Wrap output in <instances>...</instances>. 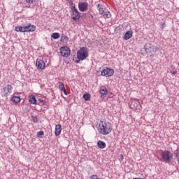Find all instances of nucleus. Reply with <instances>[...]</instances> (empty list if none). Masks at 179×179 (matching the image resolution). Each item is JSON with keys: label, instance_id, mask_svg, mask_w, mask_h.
<instances>
[{"label": "nucleus", "instance_id": "obj_1", "mask_svg": "<svg viewBox=\"0 0 179 179\" xmlns=\"http://www.w3.org/2000/svg\"><path fill=\"white\" fill-rule=\"evenodd\" d=\"M99 127V132L101 133V135H108L111 133V131H113L111 124L108 122H106V120H101Z\"/></svg>", "mask_w": 179, "mask_h": 179}, {"label": "nucleus", "instance_id": "obj_2", "mask_svg": "<svg viewBox=\"0 0 179 179\" xmlns=\"http://www.w3.org/2000/svg\"><path fill=\"white\" fill-rule=\"evenodd\" d=\"M160 162L164 163H172L173 162V153L169 150H164L161 152V158H159Z\"/></svg>", "mask_w": 179, "mask_h": 179}, {"label": "nucleus", "instance_id": "obj_3", "mask_svg": "<svg viewBox=\"0 0 179 179\" xmlns=\"http://www.w3.org/2000/svg\"><path fill=\"white\" fill-rule=\"evenodd\" d=\"M77 59H83L85 61L87 57H89V52L87 50V48L82 47L77 51Z\"/></svg>", "mask_w": 179, "mask_h": 179}, {"label": "nucleus", "instance_id": "obj_4", "mask_svg": "<svg viewBox=\"0 0 179 179\" xmlns=\"http://www.w3.org/2000/svg\"><path fill=\"white\" fill-rule=\"evenodd\" d=\"M71 19L74 22H78L80 19V13L78 10V8L75 6H73L71 8Z\"/></svg>", "mask_w": 179, "mask_h": 179}, {"label": "nucleus", "instance_id": "obj_5", "mask_svg": "<svg viewBox=\"0 0 179 179\" xmlns=\"http://www.w3.org/2000/svg\"><path fill=\"white\" fill-rule=\"evenodd\" d=\"M99 69L101 71V76H106V78H108V77L113 76V75H114V69H113L106 67V69H101V68H100Z\"/></svg>", "mask_w": 179, "mask_h": 179}, {"label": "nucleus", "instance_id": "obj_6", "mask_svg": "<svg viewBox=\"0 0 179 179\" xmlns=\"http://www.w3.org/2000/svg\"><path fill=\"white\" fill-rule=\"evenodd\" d=\"M12 89L13 87L10 85H8L7 87L3 88V90L1 92L2 97H7L12 93Z\"/></svg>", "mask_w": 179, "mask_h": 179}, {"label": "nucleus", "instance_id": "obj_7", "mask_svg": "<svg viewBox=\"0 0 179 179\" xmlns=\"http://www.w3.org/2000/svg\"><path fill=\"white\" fill-rule=\"evenodd\" d=\"M60 54L62 57L68 58L71 55V49L68 46L62 47L60 48Z\"/></svg>", "mask_w": 179, "mask_h": 179}, {"label": "nucleus", "instance_id": "obj_8", "mask_svg": "<svg viewBox=\"0 0 179 179\" xmlns=\"http://www.w3.org/2000/svg\"><path fill=\"white\" fill-rule=\"evenodd\" d=\"M36 66L38 69H45V62L43 60L42 57H39L36 62Z\"/></svg>", "mask_w": 179, "mask_h": 179}, {"label": "nucleus", "instance_id": "obj_9", "mask_svg": "<svg viewBox=\"0 0 179 179\" xmlns=\"http://www.w3.org/2000/svg\"><path fill=\"white\" fill-rule=\"evenodd\" d=\"M142 103V101H139L138 99H134L131 101L130 104L131 108L132 110H139L141 108V104Z\"/></svg>", "mask_w": 179, "mask_h": 179}, {"label": "nucleus", "instance_id": "obj_10", "mask_svg": "<svg viewBox=\"0 0 179 179\" xmlns=\"http://www.w3.org/2000/svg\"><path fill=\"white\" fill-rule=\"evenodd\" d=\"M144 50L147 54H152L155 52V46L151 43H147L144 46Z\"/></svg>", "mask_w": 179, "mask_h": 179}, {"label": "nucleus", "instance_id": "obj_11", "mask_svg": "<svg viewBox=\"0 0 179 179\" xmlns=\"http://www.w3.org/2000/svg\"><path fill=\"white\" fill-rule=\"evenodd\" d=\"M89 8L87 2H82L78 3V8L80 12H86Z\"/></svg>", "mask_w": 179, "mask_h": 179}, {"label": "nucleus", "instance_id": "obj_12", "mask_svg": "<svg viewBox=\"0 0 179 179\" xmlns=\"http://www.w3.org/2000/svg\"><path fill=\"white\" fill-rule=\"evenodd\" d=\"M24 29L25 33H29L30 31H35L36 26L29 23L27 26L24 25Z\"/></svg>", "mask_w": 179, "mask_h": 179}, {"label": "nucleus", "instance_id": "obj_13", "mask_svg": "<svg viewBox=\"0 0 179 179\" xmlns=\"http://www.w3.org/2000/svg\"><path fill=\"white\" fill-rule=\"evenodd\" d=\"M62 131V126L61 124H56L55 129V136H59Z\"/></svg>", "mask_w": 179, "mask_h": 179}, {"label": "nucleus", "instance_id": "obj_14", "mask_svg": "<svg viewBox=\"0 0 179 179\" xmlns=\"http://www.w3.org/2000/svg\"><path fill=\"white\" fill-rule=\"evenodd\" d=\"M99 92L101 94V97H106L108 93V90H107V87L105 86L102 87Z\"/></svg>", "mask_w": 179, "mask_h": 179}, {"label": "nucleus", "instance_id": "obj_15", "mask_svg": "<svg viewBox=\"0 0 179 179\" xmlns=\"http://www.w3.org/2000/svg\"><path fill=\"white\" fill-rule=\"evenodd\" d=\"M133 32L132 31H127L124 36H123L124 40H129V38H132Z\"/></svg>", "mask_w": 179, "mask_h": 179}, {"label": "nucleus", "instance_id": "obj_16", "mask_svg": "<svg viewBox=\"0 0 179 179\" xmlns=\"http://www.w3.org/2000/svg\"><path fill=\"white\" fill-rule=\"evenodd\" d=\"M29 101L31 104H37V99H36V96L33 94L29 96Z\"/></svg>", "mask_w": 179, "mask_h": 179}, {"label": "nucleus", "instance_id": "obj_17", "mask_svg": "<svg viewBox=\"0 0 179 179\" xmlns=\"http://www.w3.org/2000/svg\"><path fill=\"white\" fill-rule=\"evenodd\" d=\"M97 146L99 149H104L107 145L103 141H99L97 142Z\"/></svg>", "mask_w": 179, "mask_h": 179}, {"label": "nucleus", "instance_id": "obj_18", "mask_svg": "<svg viewBox=\"0 0 179 179\" xmlns=\"http://www.w3.org/2000/svg\"><path fill=\"white\" fill-rule=\"evenodd\" d=\"M15 31H17V32L25 33V31H24V25L15 27Z\"/></svg>", "mask_w": 179, "mask_h": 179}, {"label": "nucleus", "instance_id": "obj_19", "mask_svg": "<svg viewBox=\"0 0 179 179\" xmlns=\"http://www.w3.org/2000/svg\"><path fill=\"white\" fill-rule=\"evenodd\" d=\"M11 100L13 103H15V104H17V103H20V96H13Z\"/></svg>", "mask_w": 179, "mask_h": 179}, {"label": "nucleus", "instance_id": "obj_20", "mask_svg": "<svg viewBox=\"0 0 179 179\" xmlns=\"http://www.w3.org/2000/svg\"><path fill=\"white\" fill-rule=\"evenodd\" d=\"M51 38L54 40H58L59 38V33L55 32L51 35Z\"/></svg>", "mask_w": 179, "mask_h": 179}, {"label": "nucleus", "instance_id": "obj_21", "mask_svg": "<svg viewBox=\"0 0 179 179\" xmlns=\"http://www.w3.org/2000/svg\"><path fill=\"white\" fill-rule=\"evenodd\" d=\"M68 40H69V38L66 35H64L62 36L60 41L61 43H67Z\"/></svg>", "mask_w": 179, "mask_h": 179}, {"label": "nucleus", "instance_id": "obj_22", "mask_svg": "<svg viewBox=\"0 0 179 179\" xmlns=\"http://www.w3.org/2000/svg\"><path fill=\"white\" fill-rule=\"evenodd\" d=\"M83 99H84L85 101H89V100H90V94L89 93L84 94L83 96Z\"/></svg>", "mask_w": 179, "mask_h": 179}, {"label": "nucleus", "instance_id": "obj_23", "mask_svg": "<svg viewBox=\"0 0 179 179\" xmlns=\"http://www.w3.org/2000/svg\"><path fill=\"white\" fill-rule=\"evenodd\" d=\"M173 155L178 162V164H179V152H178V149H177L176 150L174 151Z\"/></svg>", "mask_w": 179, "mask_h": 179}, {"label": "nucleus", "instance_id": "obj_24", "mask_svg": "<svg viewBox=\"0 0 179 179\" xmlns=\"http://www.w3.org/2000/svg\"><path fill=\"white\" fill-rule=\"evenodd\" d=\"M103 16L105 19H110L111 17V13L110 11H106L105 13H103Z\"/></svg>", "mask_w": 179, "mask_h": 179}, {"label": "nucleus", "instance_id": "obj_25", "mask_svg": "<svg viewBox=\"0 0 179 179\" xmlns=\"http://www.w3.org/2000/svg\"><path fill=\"white\" fill-rule=\"evenodd\" d=\"M59 84V90H61V92H62V90H64L65 89V85L64 84V83L59 81L58 83Z\"/></svg>", "mask_w": 179, "mask_h": 179}, {"label": "nucleus", "instance_id": "obj_26", "mask_svg": "<svg viewBox=\"0 0 179 179\" xmlns=\"http://www.w3.org/2000/svg\"><path fill=\"white\" fill-rule=\"evenodd\" d=\"M31 118L33 122H35L36 124L38 122V117H37V116H31Z\"/></svg>", "mask_w": 179, "mask_h": 179}, {"label": "nucleus", "instance_id": "obj_27", "mask_svg": "<svg viewBox=\"0 0 179 179\" xmlns=\"http://www.w3.org/2000/svg\"><path fill=\"white\" fill-rule=\"evenodd\" d=\"M27 3H29L27 6V8H30V5H31V3H33L34 2L36 1V0H25Z\"/></svg>", "mask_w": 179, "mask_h": 179}, {"label": "nucleus", "instance_id": "obj_28", "mask_svg": "<svg viewBox=\"0 0 179 179\" xmlns=\"http://www.w3.org/2000/svg\"><path fill=\"white\" fill-rule=\"evenodd\" d=\"M36 135L38 138H41V136H43V135H44V131H38Z\"/></svg>", "mask_w": 179, "mask_h": 179}, {"label": "nucleus", "instance_id": "obj_29", "mask_svg": "<svg viewBox=\"0 0 179 179\" xmlns=\"http://www.w3.org/2000/svg\"><path fill=\"white\" fill-rule=\"evenodd\" d=\"M99 12L100 15H103L104 14V8H99Z\"/></svg>", "mask_w": 179, "mask_h": 179}, {"label": "nucleus", "instance_id": "obj_30", "mask_svg": "<svg viewBox=\"0 0 179 179\" xmlns=\"http://www.w3.org/2000/svg\"><path fill=\"white\" fill-rule=\"evenodd\" d=\"M97 175H92L90 177V179H99Z\"/></svg>", "mask_w": 179, "mask_h": 179}, {"label": "nucleus", "instance_id": "obj_31", "mask_svg": "<svg viewBox=\"0 0 179 179\" xmlns=\"http://www.w3.org/2000/svg\"><path fill=\"white\" fill-rule=\"evenodd\" d=\"M69 3L71 6H73V1L72 0H69Z\"/></svg>", "mask_w": 179, "mask_h": 179}, {"label": "nucleus", "instance_id": "obj_32", "mask_svg": "<svg viewBox=\"0 0 179 179\" xmlns=\"http://www.w3.org/2000/svg\"><path fill=\"white\" fill-rule=\"evenodd\" d=\"M62 92H63V93H64L66 96H68V92H66V90L65 88L64 90H62Z\"/></svg>", "mask_w": 179, "mask_h": 179}, {"label": "nucleus", "instance_id": "obj_33", "mask_svg": "<svg viewBox=\"0 0 179 179\" xmlns=\"http://www.w3.org/2000/svg\"><path fill=\"white\" fill-rule=\"evenodd\" d=\"M80 61H83V59H76V60L75 61V62H76V64H79V63L80 62Z\"/></svg>", "mask_w": 179, "mask_h": 179}, {"label": "nucleus", "instance_id": "obj_34", "mask_svg": "<svg viewBox=\"0 0 179 179\" xmlns=\"http://www.w3.org/2000/svg\"><path fill=\"white\" fill-rule=\"evenodd\" d=\"M171 73H172V75H177V71H171Z\"/></svg>", "mask_w": 179, "mask_h": 179}, {"label": "nucleus", "instance_id": "obj_35", "mask_svg": "<svg viewBox=\"0 0 179 179\" xmlns=\"http://www.w3.org/2000/svg\"><path fill=\"white\" fill-rule=\"evenodd\" d=\"M101 6H103V5H101V3H98V5H97L98 9H100V8H101Z\"/></svg>", "mask_w": 179, "mask_h": 179}, {"label": "nucleus", "instance_id": "obj_36", "mask_svg": "<svg viewBox=\"0 0 179 179\" xmlns=\"http://www.w3.org/2000/svg\"><path fill=\"white\" fill-rule=\"evenodd\" d=\"M38 101H40L41 103H44V101L43 99H39Z\"/></svg>", "mask_w": 179, "mask_h": 179}, {"label": "nucleus", "instance_id": "obj_37", "mask_svg": "<svg viewBox=\"0 0 179 179\" xmlns=\"http://www.w3.org/2000/svg\"><path fill=\"white\" fill-rule=\"evenodd\" d=\"M120 159L122 160V159H124V155H121L120 156Z\"/></svg>", "mask_w": 179, "mask_h": 179}]
</instances>
